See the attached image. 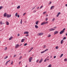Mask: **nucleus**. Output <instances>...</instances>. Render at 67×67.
Instances as JSON below:
<instances>
[{"label":"nucleus","mask_w":67,"mask_h":67,"mask_svg":"<svg viewBox=\"0 0 67 67\" xmlns=\"http://www.w3.org/2000/svg\"><path fill=\"white\" fill-rule=\"evenodd\" d=\"M43 33H39V34H38V36H40L41 35H43Z\"/></svg>","instance_id":"5"},{"label":"nucleus","mask_w":67,"mask_h":67,"mask_svg":"<svg viewBox=\"0 0 67 67\" xmlns=\"http://www.w3.org/2000/svg\"><path fill=\"white\" fill-rule=\"evenodd\" d=\"M21 62H19V64L20 65V64H21Z\"/></svg>","instance_id":"43"},{"label":"nucleus","mask_w":67,"mask_h":67,"mask_svg":"<svg viewBox=\"0 0 67 67\" xmlns=\"http://www.w3.org/2000/svg\"><path fill=\"white\" fill-rule=\"evenodd\" d=\"M24 39H23L21 41V42H23L24 41Z\"/></svg>","instance_id":"17"},{"label":"nucleus","mask_w":67,"mask_h":67,"mask_svg":"<svg viewBox=\"0 0 67 67\" xmlns=\"http://www.w3.org/2000/svg\"><path fill=\"white\" fill-rule=\"evenodd\" d=\"M55 30V29H54L53 28H52L49 29V31H54V30Z\"/></svg>","instance_id":"2"},{"label":"nucleus","mask_w":67,"mask_h":67,"mask_svg":"<svg viewBox=\"0 0 67 67\" xmlns=\"http://www.w3.org/2000/svg\"><path fill=\"white\" fill-rule=\"evenodd\" d=\"M4 17H6L7 16V13H5L3 15Z\"/></svg>","instance_id":"6"},{"label":"nucleus","mask_w":67,"mask_h":67,"mask_svg":"<svg viewBox=\"0 0 67 67\" xmlns=\"http://www.w3.org/2000/svg\"><path fill=\"white\" fill-rule=\"evenodd\" d=\"M55 18H53V19L52 20V21H54V20H55Z\"/></svg>","instance_id":"28"},{"label":"nucleus","mask_w":67,"mask_h":67,"mask_svg":"<svg viewBox=\"0 0 67 67\" xmlns=\"http://www.w3.org/2000/svg\"><path fill=\"white\" fill-rule=\"evenodd\" d=\"M58 14L59 15V14H60V12H59L58 13Z\"/></svg>","instance_id":"34"},{"label":"nucleus","mask_w":67,"mask_h":67,"mask_svg":"<svg viewBox=\"0 0 67 67\" xmlns=\"http://www.w3.org/2000/svg\"><path fill=\"white\" fill-rule=\"evenodd\" d=\"M43 5L41 6V7H40V9H42V8L43 7Z\"/></svg>","instance_id":"29"},{"label":"nucleus","mask_w":67,"mask_h":67,"mask_svg":"<svg viewBox=\"0 0 67 67\" xmlns=\"http://www.w3.org/2000/svg\"><path fill=\"white\" fill-rule=\"evenodd\" d=\"M45 52V51H43L42 52H41V54H42V53H44Z\"/></svg>","instance_id":"38"},{"label":"nucleus","mask_w":67,"mask_h":67,"mask_svg":"<svg viewBox=\"0 0 67 67\" xmlns=\"http://www.w3.org/2000/svg\"><path fill=\"white\" fill-rule=\"evenodd\" d=\"M35 27L36 29H37V28L38 27V26H37V25H35Z\"/></svg>","instance_id":"13"},{"label":"nucleus","mask_w":67,"mask_h":67,"mask_svg":"<svg viewBox=\"0 0 67 67\" xmlns=\"http://www.w3.org/2000/svg\"><path fill=\"white\" fill-rule=\"evenodd\" d=\"M11 16V14L9 15L8 14L7 15V18H10Z\"/></svg>","instance_id":"3"},{"label":"nucleus","mask_w":67,"mask_h":67,"mask_svg":"<svg viewBox=\"0 0 67 67\" xmlns=\"http://www.w3.org/2000/svg\"><path fill=\"white\" fill-rule=\"evenodd\" d=\"M2 21H1L0 22V23L1 24H3V23H2Z\"/></svg>","instance_id":"19"},{"label":"nucleus","mask_w":67,"mask_h":67,"mask_svg":"<svg viewBox=\"0 0 67 67\" xmlns=\"http://www.w3.org/2000/svg\"><path fill=\"white\" fill-rule=\"evenodd\" d=\"M18 36H20V34H18L17 35Z\"/></svg>","instance_id":"49"},{"label":"nucleus","mask_w":67,"mask_h":67,"mask_svg":"<svg viewBox=\"0 0 67 67\" xmlns=\"http://www.w3.org/2000/svg\"><path fill=\"white\" fill-rule=\"evenodd\" d=\"M19 46V44H16L15 46V48H17L18 47V46Z\"/></svg>","instance_id":"10"},{"label":"nucleus","mask_w":67,"mask_h":67,"mask_svg":"<svg viewBox=\"0 0 67 67\" xmlns=\"http://www.w3.org/2000/svg\"><path fill=\"white\" fill-rule=\"evenodd\" d=\"M47 21L46 22H43L42 23H41V25H44V24H47Z\"/></svg>","instance_id":"1"},{"label":"nucleus","mask_w":67,"mask_h":67,"mask_svg":"<svg viewBox=\"0 0 67 67\" xmlns=\"http://www.w3.org/2000/svg\"><path fill=\"white\" fill-rule=\"evenodd\" d=\"M22 19H21L20 21V23L21 24H22Z\"/></svg>","instance_id":"23"},{"label":"nucleus","mask_w":67,"mask_h":67,"mask_svg":"<svg viewBox=\"0 0 67 67\" xmlns=\"http://www.w3.org/2000/svg\"><path fill=\"white\" fill-rule=\"evenodd\" d=\"M56 27H57L55 26V27H53V29H55V28H56Z\"/></svg>","instance_id":"51"},{"label":"nucleus","mask_w":67,"mask_h":67,"mask_svg":"<svg viewBox=\"0 0 67 67\" xmlns=\"http://www.w3.org/2000/svg\"><path fill=\"white\" fill-rule=\"evenodd\" d=\"M6 23L7 25H9V22H8V21H7Z\"/></svg>","instance_id":"12"},{"label":"nucleus","mask_w":67,"mask_h":67,"mask_svg":"<svg viewBox=\"0 0 67 67\" xmlns=\"http://www.w3.org/2000/svg\"><path fill=\"white\" fill-rule=\"evenodd\" d=\"M56 56H54V58H56Z\"/></svg>","instance_id":"57"},{"label":"nucleus","mask_w":67,"mask_h":67,"mask_svg":"<svg viewBox=\"0 0 67 67\" xmlns=\"http://www.w3.org/2000/svg\"><path fill=\"white\" fill-rule=\"evenodd\" d=\"M54 7V6H51V9H53Z\"/></svg>","instance_id":"15"},{"label":"nucleus","mask_w":67,"mask_h":67,"mask_svg":"<svg viewBox=\"0 0 67 67\" xmlns=\"http://www.w3.org/2000/svg\"><path fill=\"white\" fill-rule=\"evenodd\" d=\"M29 36V35H26L25 36Z\"/></svg>","instance_id":"58"},{"label":"nucleus","mask_w":67,"mask_h":67,"mask_svg":"<svg viewBox=\"0 0 67 67\" xmlns=\"http://www.w3.org/2000/svg\"><path fill=\"white\" fill-rule=\"evenodd\" d=\"M58 16H59V15L57 14V17H58Z\"/></svg>","instance_id":"50"},{"label":"nucleus","mask_w":67,"mask_h":67,"mask_svg":"<svg viewBox=\"0 0 67 67\" xmlns=\"http://www.w3.org/2000/svg\"><path fill=\"white\" fill-rule=\"evenodd\" d=\"M64 32L62 31V30L60 32V34H62Z\"/></svg>","instance_id":"8"},{"label":"nucleus","mask_w":67,"mask_h":67,"mask_svg":"<svg viewBox=\"0 0 67 67\" xmlns=\"http://www.w3.org/2000/svg\"><path fill=\"white\" fill-rule=\"evenodd\" d=\"M24 34H29V32L28 31H26L24 32Z\"/></svg>","instance_id":"9"},{"label":"nucleus","mask_w":67,"mask_h":67,"mask_svg":"<svg viewBox=\"0 0 67 67\" xmlns=\"http://www.w3.org/2000/svg\"><path fill=\"white\" fill-rule=\"evenodd\" d=\"M17 16L18 18H19L20 17V15H18Z\"/></svg>","instance_id":"45"},{"label":"nucleus","mask_w":67,"mask_h":67,"mask_svg":"<svg viewBox=\"0 0 67 67\" xmlns=\"http://www.w3.org/2000/svg\"><path fill=\"white\" fill-rule=\"evenodd\" d=\"M65 6H66V7H67V4H65Z\"/></svg>","instance_id":"64"},{"label":"nucleus","mask_w":67,"mask_h":67,"mask_svg":"<svg viewBox=\"0 0 67 67\" xmlns=\"http://www.w3.org/2000/svg\"><path fill=\"white\" fill-rule=\"evenodd\" d=\"M38 22H39L38 21L36 22L35 23L36 24V25H37L38 24Z\"/></svg>","instance_id":"16"},{"label":"nucleus","mask_w":67,"mask_h":67,"mask_svg":"<svg viewBox=\"0 0 67 67\" xmlns=\"http://www.w3.org/2000/svg\"><path fill=\"white\" fill-rule=\"evenodd\" d=\"M32 57H31L30 58H29V62H31V61H32Z\"/></svg>","instance_id":"4"},{"label":"nucleus","mask_w":67,"mask_h":67,"mask_svg":"<svg viewBox=\"0 0 67 67\" xmlns=\"http://www.w3.org/2000/svg\"><path fill=\"white\" fill-rule=\"evenodd\" d=\"M51 35L50 34H49V35H48V37H51Z\"/></svg>","instance_id":"20"},{"label":"nucleus","mask_w":67,"mask_h":67,"mask_svg":"<svg viewBox=\"0 0 67 67\" xmlns=\"http://www.w3.org/2000/svg\"><path fill=\"white\" fill-rule=\"evenodd\" d=\"M63 41H64V40H62L61 41L60 43L61 44H63Z\"/></svg>","instance_id":"11"},{"label":"nucleus","mask_w":67,"mask_h":67,"mask_svg":"<svg viewBox=\"0 0 67 67\" xmlns=\"http://www.w3.org/2000/svg\"><path fill=\"white\" fill-rule=\"evenodd\" d=\"M2 8H3V7L0 6V10H1V9H2Z\"/></svg>","instance_id":"27"},{"label":"nucleus","mask_w":67,"mask_h":67,"mask_svg":"<svg viewBox=\"0 0 67 67\" xmlns=\"http://www.w3.org/2000/svg\"><path fill=\"white\" fill-rule=\"evenodd\" d=\"M66 37H64L63 38V40H66Z\"/></svg>","instance_id":"33"},{"label":"nucleus","mask_w":67,"mask_h":67,"mask_svg":"<svg viewBox=\"0 0 67 67\" xmlns=\"http://www.w3.org/2000/svg\"><path fill=\"white\" fill-rule=\"evenodd\" d=\"M26 45H27V43H25V44H24V46H26Z\"/></svg>","instance_id":"39"},{"label":"nucleus","mask_w":67,"mask_h":67,"mask_svg":"<svg viewBox=\"0 0 67 67\" xmlns=\"http://www.w3.org/2000/svg\"><path fill=\"white\" fill-rule=\"evenodd\" d=\"M36 10H34V11H33V12H34V13H35V12H36Z\"/></svg>","instance_id":"46"},{"label":"nucleus","mask_w":67,"mask_h":67,"mask_svg":"<svg viewBox=\"0 0 67 67\" xmlns=\"http://www.w3.org/2000/svg\"><path fill=\"white\" fill-rule=\"evenodd\" d=\"M38 61H39V59H38L36 61V63H37L38 62Z\"/></svg>","instance_id":"40"},{"label":"nucleus","mask_w":67,"mask_h":67,"mask_svg":"<svg viewBox=\"0 0 67 67\" xmlns=\"http://www.w3.org/2000/svg\"><path fill=\"white\" fill-rule=\"evenodd\" d=\"M22 58V56H20V58H19V59H21Z\"/></svg>","instance_id":"31"},{"label":"nucleus","mask_w":67,"mask_h":67,"mask_svg":"<svg viewBox=\"0 0 67 67\" xmlns=\"http://www.w3.org/2000/svg\"><path fill=\"white\" fill-rule=\"evenodd\" d=\"M63 56V54H61V55L60 56V57H62V56Z\"/></svg>","instance_id":"26"},{"label":"nucleus","mask_w":67,"mask_h":67,"mask_svg":"<svg viewBox=\"0 0 67 67\" xmlns=\"http://www.w3.org/2000/svg\"><path fill=\"white\" fill-rule=\"evenodd\" d=\"M13 64V61L11 63V65H12Z\"/></svg>","instance_id":"52"},{"label":"nucleus","mask_w":67,"mask_h":67,"mask_svg":"<svg viewBox=\"0 0 67 67\" xmlns=\"http://www.w3.org/2000/svg\"><path fill=\"white\" fill-rule=\"evenodd\" d=\"M58 33V32L57 31H55L54 32V35H55V34H57Z\"/></svg>","instance_id":"7"},{"label":"nucleus","mask_w":67,"mask_h":67,"mask_svg":"<svg viewBox=\"0 0 67 67\" xmlns=\"http://www.w3.org/2000/svg\"><path fill=\"white\" fill-rule=\"evenodd\" d=\"M35 7H36V6H35L34 8H33V9H34L35 8Z\"/></svg>","instance_id":"54"},{"label":"nucleus","mask_w":67,"mask_h":67,"mask_svg":"<svg viewBox=\"0 0 67 67\" xmlns=\"http://www.w3.org/2000/svg\"><path fill=\"white\" fill-rule=\"evenodd\" d=\"M12 39V37H11L9 38V40H11Z\"/></svg>","instance_id":"32"},{"label":"nucleus","mask_w":67,"mask_h":67,"mask_svg":"<svg viewBox=\"0 0 67 67\" xmlns=\"http://www.w3.org/2000/svg\"><path fill=\"white\" fill-rule=\"evenodd\" d=\"M44 48H46V46L44 45Z\"/></svg>","instance_id":"53"},{"label":"nucleus","mask_w":67,"mask_h":67,"mask_svg":"<svg viewBox=\"0 0 67 67\" xmlns=\"http://www.w3.org/2000/svg\"><path fill=\"white\" fill-rule=\"evenodd\" d=\"M31 50H29V52H31Z\"/></svg>","instance_id":"60"},{"label":"nucleus","mask_w":67,"mask_h":67,"mask_svg":"<svg viewBox=\"0 0 67 67\" xmlns=\"http://www.w3.org/2000/svg\"><path fill=\"white\" fill-rule=\"evenodd\" d=\"M40 60H41V61H42L43 60V59H41Z\"/></svg>","instance_id":"59"},{"label":"nucleus","mask_w":67,"mask_h":67,"mask_svg":"<svg viewBox=\"0 0 67 67\" xmlns=\"http://www.w3.org/2000/svg\"><path fill=\"white\" fill-rule=\"evenodd\" d=\"M48 49H47L46 50H44V51L45 52H46V51H48Z\"/></svg>","instance_id":"37"},{"label":"nucleus","mask_w":67,"mask_h":67,"mask_svg":"<svg viewBox=\"0 0 67 67\" xmlns=\"http://www.w3.org/2000/svg\"><path fill=\"white\" fill-rule=\"evenodd\" d=\"M47 60V58L44 61V62H46V61Z\"/></svg>","instance_id":"22"},{"label":"nucleus","mask_w":67,"mask_h":67,"mask_svg":"<svg viewBox=\"0 0 67 67\" xmlns=\"http://www.w3.org/2000/svg\"><path fill=\"white\" fill-rule=\"evenodd\" d=\"M64 62H67V59H64Z\"/></svg>","instance_id":"18"},{"label":"nucleus","mask_w":67,"mask_h":67,"mask_svg":"<svg viewBox=\"0 0 67 67\" xmlns=\"http://www.w3.org/2000/svg\"><path fill=\"white\" fill-rule=\"evenodd\" d=\"M7 64H8V63L7 62H6L5 65H7Z\"/></svg>","instance_id":"56"},{"label":"nucleus","mask_w":67,"mask_h":67,"mask_svg":"<svg viewBox=\"0 0 67 67\" xmlns=\"http://www.w3.org/2000/svg\"><path fill=\"white\" fill-rule=\"evenodd\" d=\"M20 5L18 6L17 8V9H20Z\"/></svg>","instance_id":"14"},{"label":"nucleus","mask_w":67,"mask_h":67,"mask_svg":"<svg viewBox=\"0 0 67 67\" xmlns=\"http://www.w3.org/2000/svg\"><path fill=\"white\" fill-rule=\"evenodd\" d=\"M9 62H10V60H9L8 61H7V63H9Z\"/></svg>","instance_id":"48"},{"label":"nucleus","mask_w":67,"mask_h":67,"mask_svg":"<svg viewBox=\"0 0 67 67\" xmlns=\"http://www.w3.org/2000/svg\"><path fill=\"white\" fill-rule=\"evenodd\" d=\"M51 3H52V2H51L49 3V4H51Z\"/></svg>","instance_id":"61"},{"label":"nucleus","mask_w":67,"mask_h":67,"mask_svg":"<svg viewBox=\"0 0 67 67\" xmlns=\"http://www.w3.org/2000/svg\"><path fill=\"white\" fill-rule=\"evenodd\" d=\"M48 20V18H46V20L45 21H47V20Z\"/></svg>","instance_id":"42"},{"label":"nucleus","mask_w":67,"mask_h":67,"mask_svg":"<svg viewBox=\"0 0 67 67\" xmlns=\"http://www.w3.org/2000/svg\"><path fill=\"white\" fill-rule=\"evenodd\" d=\"M16 55H15L13 57H16Z\"/></svg>","instance_id":"44"},{"label":"nucleus","mask_w":67,"mask_h":67,"mask_svg":"<svg viewBox=\"0 0 67 67\" xmlns=\"http://www.w3.org/2000/svg\"><path fill=\"white\" fill-rule=\"evenodd\" d=\"M26 13H24V14H23V15H25V14H26Z\"/></svg>","instance_id":"55"},{"label":"nucleus","mask_w":67,"mask_h":67,"mask_svg":"<svg viewBox=\"0 0 67 67\" xmlns=\"http://www.w3.org/2000/svg\"><path fill=\"white\" fill-rule=\"evenodd\" d=\"M18 15V13H16L15 14V16L16 17V16H17V15Z\"/></svg>","instance_id":"21"},{"label":"nucleus","mask_w":67,"mask_h":67,"mask_svg":"<svg viewBox=\"0 0 67 67\" xmlns=\"http://www.w3.org/2000/svg\"><path fill=\"white\" fill-rule=\"evenodd\" d=\"M42 62V61H41V60H40V61L39 62V63H41V62Z\"/></svg>","instance_id":"47"},{"label":"nucleus","mask_w":67,"mask_h":67,"mask_svg":"<svg viewBox=\"0 0 67 67\" xmlns=\"http://www.w3.org/2000/svg\"><path fill=\"white\" fill-rule=\"evenodd\" d=\"M56 49H57L58 48V46H57L55 47Z\"/></svg>","instance_id":"24"},{"label":"nucleus","mask_w":67,"mask_h":67,"mask_svg":"<svg viewBox=\"0 0 67 67\" xmlns=\"http://www.w3.org/2000/svg\"><path fill=\"white\" fill-rule=\"evenodd\" d=\"M65 29H66L65 28H64L63 29V30H62V31H63V32H64L65 30Z\"/></svg>","instance_id":"35"},{"label":"nucleus","mask_w":67,"mask_h":67,"mask_svg":"<svg viewBox=\"0 0 67 67\" xmlns=\"http://www.w3.org/2000/svg\"><path fill=\"white\" fill-rule=\"evenodd\" d=\"M8 58V56H6L4 58V59H6Z\"/></svg>","instance_id":"30"},{"label":"nucleus","mask_w":67,"mask_h":67,"mask_svg":"<svg viewBox=\"0 0 67 67\" xmlns=\"http://www.w3.org/2000/svg\"><path fill=\"white\" fill-rule=\"evenodd\" d=\"M33 49V47H31V48L30 49V50H31V51L32 50V49Z\"/></svg>","instance_id":"25"},{"label":"nucleus","mask_w":67,"mask_h":67,"mask_svg":"<svg viewBox=\"0 0 67 67\" xmlns=\"http://www.w3.org/2000/svg\"><path fill=\"white\" fill-rule=\"evenodd\" d=\"M65 35H66V36H67V33L65 34Z\"/></svg>","instance_id":"62"},{"label":"nucleus","mask_w":67,"mask_h":67,"mask_svg":"<svg viewBox=\"0 0 67 67\" xmlns=\"http://www.w3.org/2000/svg\"><path fill=\"white\" fill-rule=\"evenodd\" d=\"M46 13V12H44L43 13V14H45V13Z\"/></svg>","instance_id":"41"},{"label":"nucleus","mask_w":67,"mask_h":67,"mask_svg":"<svg viewBox=\"0 0 67 67\" xmlns=\"http://www.w3.org/2000/svg\"><path fill=\"white\" fill-rule=\"evenodd\" d=\"M39 8V7H38V8H37V9H38Z\"/></svg>","instance_id":"63"},{"label":"nucleus","mask_w":67,"mask_h":67,"mask_svg":"<svg viewBox=\"0 0 67 67\" xmlns=\"http://www.w3.org/2000/svg\"><path fill=\"white\" fill-rule=\"evenodd\" d=\"M5 51H6L7 49V47H6L5 48V49H4Z\"/></svg>","instance_id":"36"}]
</instances>
